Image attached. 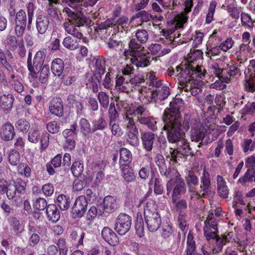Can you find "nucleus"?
Segmentation results:
<instances>
[{
  "label": "nucleus",
  "instance_id": "46",
  "mask_svg": "<svg viewBox=\"0 0 255 255\" xmlns=\"http://www.w3.org/2000/svg\"><path fill=\"white\" fill-rule=\"evenodd\" d=\"M50 112H59L63 110L61 100L60 98H54L50 103Z\"/></svg>",
  "mask_w": 255,
  "mask_h": 255
},
{
  "label": "nucleus",
  "instance_id": "40",
  "mask_svg": "<svg viewBox=\"0 0 255 255\" xmlns=\"http://www.w3.org/2000/svg\"><path fill=\"white\" fill-rule=\"evenodd\" d=\"M221 49L220 46L216 45H208L207 46L206 55L212 58V56L219 55L221 53Z\"/></svg>",
  "mask_w": 255,
  "mask_h": 255
},
{
  "label": "nucleus",
  "instance_id": "52",
  "mask_svg": "<svg viewBox=\"0 0 255 255\" xmlns=\"http://www.w3.org/2000/svg\"><path fill=\"white\" fill-rule=\"evenodd\" d=\"M137 18H140L141 22H147L152 18V15L147 11L142 10L132 16V19L134 20Z\"/></svg>",
  "mask_w": 255,
  "mask_h": 255
},
{
  "label": "nucleus",
  "instance_id": "51",
  "mask_svg": "<svg viewBox=\"0 0 255 255\" xmlns=\"http://www.w3.org/2000/svg\"><path fill=\"white\" fill-rule=\"evenodd\" d=\"M241 17L243 26L247 25L250 28H253L254 26L255 20H253L248 13L243 12L241 14Z\"/></svg>",
  "mask_w": 255,
  "mask_h": 255
},
{
  "label": "nucleus",
  "instance_id": "63",
  "mask_svg": "<svg viewBox=\"0 0 255 255\" xmlns=\"http://www.w3.org/2000/svg\"><path fill=\"white\" fill-rule=\"evenodd\" d=\"M135 228L138 236L140 238L143 237L144 235V225L141 217H137Z\"/></svg>",
  "mask_w": 255,
  "mask_h": 255
},
{
  "label": "nucleus",
  "instance_id": "2",
  "mask_svg": "<svg viewBox=\"0 0 255 255\" xmlns=\"http://www.w3.org/2000/svg\"><path fill=\"white\" fill-rule=\"evenodd\" d=\"M124 54L127 59L130 56V62L137 67H144L149 64V54L133 39L130 40L129 49L125 50Z\"/></svg>",
  "mask_w": 255,
  "mask_h": 255
},
{
  "label": "nucleus",
  "instance_id": "16",
  "mask_svg": "<svg viewBox=\"0 0 255 255\" xmlns=\"http://www.w3.org/2000/svg\"><path fill=\"white\" fill-rule=\"evenodd\" d=\"M103 239L112 246H116L119 243V240L116 234L109 228L104 227L102 231Z\"/></svg>",
  "mask_w": 255,
  "mask_h": 255
},
{
  "label": "nucleus",
  "instance_id": "36",
  "mask_svg": "<svg viewBox=\"0 0 255 255\" xmlns=\"http://www.w3.org/2000/svg\"><path fill=\"white\" fill-rule=\"evenodd\" d=\"M85 233L81 230L78 229L71 232L70 237L73 241L77 242L78 245H83Z\"/></svg>",
  "mask_w": 255,
  "mask_h": 255
},
{
  "label": "nucleus",
  "instance_id": "64",
  "mask_svg": "<svg viewBox=\"0 0 255 255\" xmlns=\"http://www.w3.org/2000/svg\"><path fill=\"white\" fill-rule=\"evenodd\" d=\"M87 183V180L84 177L81 179H76L73 183V189L76 191H81L86 186Z\"/></svg>",
  "mask_w": 255,
  "mask_h": 255
},
{
  "label": "nucleus",
  "instance_id": "61",
  "mask_svg": "<svg viewBox=\"0 0 255 255\" xmlns=\"http://www.w3.org/2000/svg\"><path fill=\"white\" fill-rule=\"evenodd\" d=\"M224 70H227L228 73L231 76L237 75L239 73V69L233 63L228 61L227 64H225V68Z\"/></svg>",
  "mask_w": 255,
  "mask_h": 255
},
{
  "label": "nucleus",
  "instance_id": "50",
  "mask_svg": "<svg viewBox=\"0 0 255 255\" xmlns=\"http://www.w3.org/2000/svg\"><path fill=\"white\" fill-rule=\"evenodd\" d=\"M202 123L204 124L207 128H209L212 125L214 124L215 116L214 114H210V113H203Z\"/></svg>",
  "mask_w": 255,
  "mask_h": 255
},
{
  "label": "nucleus",
  "instance_id": "14",
  "mask_svg": "<svg viewBox=\"0 0 255 255\" xmlns=\"http://www.w3.org/2000/svg\"><path fill=\"white\" fill-rule=\"evenodd\" d=\"M148 230L151 232L156 231L159 228L161 220L159 213L144 216Z\"/></svg>",
  "mask_w": 255,
  "mask_h": 255
},
{
  "label": "nucleus",
  "instance_id": "24",
  "mask_svg": "<svg viewBox=\"0 0 255 255\" xmlns=\"http://www.w3.org/2000/svg\"><path fill=\"white\" fill-rule=\"evenodd\" d=\"M122 171V175L124 180L127 183H130L134 181L135 178L133 169L129 165H123L120 166Z\"/></svg>",
  "mask_w": 255,
  "mask_h": 255
},
{
  "label": "nucleus",
  "instance_id": "26",
  "mask_svg": "<svg viewBox=\"0 0 255 255\" xmlns=\"http://www.w3.org/2000/svg\"><path fill=\"white\" fill-rule=\"evenodd\" d=\"M217 182L219 194L223 198H227L229 195V189L223 178L220 175H217Z\"/></svg>",
  "mask_w": 255,
  "mask_h": 255
},
{
  "label": "nucleus",
  "instance_id": "1",
  "mask_svg": "<svg viewBox=\"0 0 255 255\" xmlns=\"http://www.w3.org/2000/svg\"><path fill=\"white\" fill-rule=\"evenodd\" d=\"M163 128L167 131V139L171 143H178L184 139V133L181 131L180 113H164Z\"/></svg>",
  "mask_w": 255,
  "mask_h": 255
},
{
  "label": "nucleus",
  "instance_id": "17",
  "mask_svg": "<svg viewBox=\"0 0 255 255\" xmlns=\"http://www.w3.org/2000/svg\"><path fill=\"white\" fill-rule=\"evenodd\" d=\"M104 210L107 213H112L119 207L117 199L116 197L107 196L103 200Z\"/></svg>",
  "mask_w": 255,
  "mask_h": 255
},
{
  "label": "nucleus",
  "instance_id": "43",
  "mask_svg": "<svg viewBox=\"0 0 255 255\" xmlns=\"http://www.w3.org/2000/svg\"><path fill=\"white\" fill-rule=\"evenodd\" d=\"M39 130L37 126L32 127L28 133V140L32 143H37L39 140Z\"/></svg>",
  "mask_w": 255,
  "mask_h": 255
},
{
  "label": "nucleus",
  "instance_id": "20",
  "mask_svg": "<svg viewBox=\"0 0 255 255\" xmlns=\"http://www.w3.org/2000/svg\"><path fill=\"white\" fill-rule=\"evenodd\" d=\"M201 192H203L202 196L205 197V195L209 192L211 186L210 175L205 169L201 177Z\"/></svg>",
  "mask_w": 255,
  "mask_h": 255
},
{
  "label": "nucleus",
  "instance_id": "22",
  "mask_svg": "<svg viewBox=\"0 0 255 255\" xmlns=\"http://www.w3.org/2000/svg\"><path fill=\"white\" fill-rule=\"evenodd\" d=\"M49 24V20L47 17L39 15L36 19V27L38 33L44 34L47 30Z\"/></svg>",
  "mask_w": 255,
  "mask_h": 255
},
{
  "label": "nucleus",
  "instance_id": "47",
  "mask_svg": "<svg viewBox=\"0 0 255 255\" xmlns=\"http://www.w3.org/2000/svg\"><path fill=\"white\" fill-rule=\"evenodd\" d=\"M187 247L186 250V255H193L195 252V242L193 240V236L188 234L187 240Z\"/></svg>",
  "mask_w": 255,
  "mask_h": 255
},
{
  "label": "nucleus",
  "instance_id": "39",
  "mask_svg": "<svg viewBox=\"0 0 255 255\" xmlns=\"http://www.w3.org/2000/svg\"><path fill=\"white\" fill-rule=\"evenodd\" d=\"M18 173L25 178H29L31 174L30 167L26 163H22L18 165L17 167Z\"/></svg>",
  "mask_w": 255,
  "mask_h": 255
},
{
  "label": "nucleus",
  "instance_id": "12",
  "mask_svg": "<svg viewBox=\"0 0 255 255\" xmlns=\"http://www.w3.org/2000/svg\"><path fill=\"white\" fill-rule=\"evenodd\" d=\"M63 12H65L68 17L66 20H70V21H74L77 25H90L92 24V20L84 16H80L77 14L73 12L68 7H65Z\"/></svg>",
  "mask_w": 255,
  "mask_h": 255
},
{
  "label": "nucleus",
  "instance_id": "18",
  "mask_svg": "<svg viewBox=\"0 0 255 255\" xmlns=\"http://www.w3.org/2000/svg\"><path fill=\"white\" fill-rule=\"evenodd\" d=\"M83 25H77L74 21L66 20L64 23V28L69 34L73 35L77 38L81 39L83 34L78 30V27Z\"/></svg>",
  "mask_w": 255,
  "mask_h": 255
},
{
  "label": "nucleus",
  "instance_id": "15",
  "mask_svg": "<svg viewBox=\"0 0 255 255\" xmlns=\"http://www.w3.org/2000/svg\"><path fill=\"white\" fill-rule=\"evenodd\" d=\"M228 62V58L226 56H222L216 60V62L213 63L210 66L211 72L216 76L219 77L220 74L225 68V64Z\"/></svg>",
  "mask_w": 255,
  "mask_h": 255
},
{
  "label": "nucleus",
  "instance_id": "44",
  "mask_svg": "<svg viewBox=\"0 0 255 255\" xmlns=\"http://www.w3.org/2000/svg\"><path fill=\"white\" fill-rule=\"evenodd\" d=\"M255 172V171H250V169H248L245 174L239 179L238 182L245 186L247 183L252 182Z\"/></svg>",
  "mask_w": 255,
  "mask_h": 255
},
{
  "label": "nucleus",
  "instance_id": "13",
  "mask_svg": "<svg viewBox=\"0 0 255 255\" xmlns=\"http://www.w3.org/2000/svg\"><path fill=\"white\" fill-rule=\"evenodd\" d=\"M26 24V15L25 12L20 9L17 12L15 17V32L17 36H21L24 31Z\"/></svg>",
  "mask_w": 255,
  "mask_h": 255
},
{
  "label": "nucleus",
  "instance_id": "4",
  "mask_svg": "<svg viewBox=\"0 0 255 255\" xmlns=\"http://www.w3.org/2000/svg\"><path fill=\"white\" fill-rule=\"evenodd\" d=\"M25 192V184L21 179L10 181L9 184L4 179L0 180V192L6 193L9 200H20Z\"/></svg>",
  "mask_w": 255,
  "mask_h": 255
},
{
  "label": "nucleus",
  "instance_id": "6",
  "mask_svg": "<svg viewBox=\"0 0 255 255\" xmlns=\"http://www.w3.org/2000/svg\"><path fill=\"white\" fill-rule=\"evenodd\" d=\"M190 148L189 143L185 138L182 139L177 143L176 148H170L171 159L177 162L182 157L188 156L190 153Z\"/></svg>",
  "mask_w": 255,
  "mask_h": 255
},
{
  "label": "nucleus",
  "instance_id": "60",
  "mask_svg": "<svg viewBox=\"0 0 255 255\" xmlns=\"http://www.w3.org/2000/svg\"><path fill=\"white\" fill-rule=\"evenodd\" d=\"M83 167L81 163L79 161L74 162L71 167V171L73 175L75 177H78L82 173Z\"/></svg>",
  "mask_w": 255,
  "mask_h": 255
},
{
  "label": "nucleus",
  "instance_id": "38",
  "mask_svg": "<svg viewBox=\"0 0 255 255\" xmlns=\"http://www.w3.org/2000/svg\"><path fill=\"white\" fill-rule=\"evenodd\" d=\"M216 6L217 2L215 1H212L210 2L206 16L205 21L206 23L209 24L213 20Z\"/></svg>",
  "mask_w": 255,
  "mask_h": 255
},
{
  "label": "nucleus",
  "instance_id": "9",
  "mask_svg": "<svg viewBox=\"0 0 255 255\" xmlns=\"http://www.w3.org/2000/svg\"><path fill=\"white\" fill-rule=\"evenodd\" d=\"M193 6L192 0H186L184 2V11L177 14L174 18L173 22L176 28H182L187 21V13L191 11Z\"/></svg>",
  "mask_w": 255,
  "mask_h": 255
},
{
  "label": "nucleus",
  "instance_id": "23",
  "mask_svg": "<svg viewBox=\"0 0 255 255\" xmlns=\"http://www.w3.org/2000/svg\"><path fill=\"white\" fill-rule=\"evenodd\" d=\"M0 135L1 138L4 140H11L15 135L13 127L9 124L3 125L1 128Z\"/></svg>",
  "mask_w": 255,
  "mask_h": 255
},
{
  "label": "nucleus",
  "instance_id": "42",
  "mask_svg": "<svg viewBox=\"0 0 255 255\" xmlns=\"http://www.w3.org/2000/svg\"><path fill=\"white\" fill-rule=\"evenodd\" d=\"M162 238L166 240L171 239L174 237V230L171 225L163 226L161 230Z\"/></svg>",
  "mask_w": 255,
  "mask_h": 255
},
{
  "label": "nucleus",
  "instance_id": "19",
  "mask_svg": "<svg viewBox=\"0 0 255 255\" xmlns=\"http://www.w3.org/2000/svg\"><path fill=\"white\" fill-rule=\"evenodd\" d=\"M142 144L147 151H151L155 140V135L151 132H143L141 133Z\"/></svg>",
  "mask_w": 255,
  "mask_h": 255
},
{
  "label": "nucleus",
  "instance_id": "55",
  "mask_svg": "<svg viewBox=\"0 0 255 255\" xmlns=\"http://www.w3.org/2000/svg\"><path fill=\"white\" fill-rule=\"evenodd\" d=\"M49 73V68L47 65H44L39 72V80L42 83H45L47 81Z\"/></svg>",
  "mask_w": 255,
  "mask_h": 255
},
{
  "label": "nucleus",
  "instance_id": "28",
  "mask_svg": "<svg viewBox=\"0 0 255 255\" xmlns=\"http://www.w3.org/2000/svg\"><path fill=\"white\" fill-rule=\"evenodd\" d=\"M218 220L215 218L213 210L209 212L206 220L204 221V227H207L209 229L218 231Z\"/></svg>",
  "mask_w": 255,
  "mask_h": 255
},
{
  "label": "nucleus",
  "instance_id": "54",
  "mask_svg": "<svg viewBox=\"0 0 255 255\" xmlns=\"http://www.w3.org/2000/svg\"><path fill=\"white\" fill-rule=\"evenodd\" d=\"M79 124L81 131L85 135L92 132V128H91L90 123L86 119H81Z\"/></svg>",
  "mask_w": 255,
  "mask_h": 255
},
{
  "label": "nucleus",
  "instance_id": "10",
  "mask_svg": "<svg viewBox=\"0 0 255 255\" xmlns=\"http://www.w3.org/2000/svg\"><path fill=\"white\" fill-rule=\"evenodd\" d=\"M88 202L85 196H80L77 198L72 207V215L75 218H79L85 214Z\"/></svg>",
  "mask_w": 255,
  "mask_h": 255
},
{
  "label": "nucleus",
  "instance_id": "31",
  "mask_svg": "<svg viewBox=\"0 0 255 255\" xmlns=\"http://www.w3.org/2000/svg\"><path fill=\"white\" fill-rule=\"evenodd\" d=\"M207 133V129L205 127H201L194 129L192 132L191 138L192 141L202 142Z\"/></svg>",
  "mask_w": 255,
  "mask_h": 255
},
{
  "label": "nucleus",
  "instance_id": "27",
  "mask_svg": "<svg viewBox=\"0 0 255 255\" xmlns=\"http://www.w3.org/2000/svg\"><path fill=\"white\" fill-rule=\"evenodd\" d=\"M134 19H131L129 20L128 18L126 16H122L120 17L117 21L116 23L114 24L117 29L118 31L123 32L124 31H127L128 30L129 25Z\"/></svg>",
  "mask_w": 255,
  "mask_h": 255
},
{
  "label": "nucleus",
  "instance_id": "11",
  "mask_svg": "<svg viewBox=\"0 0 255 255\" xmlns=\"http://www.w3.org/2000/svg\"><path fill=\"white\" fill-rule=\"evenodd\" d=\"M171 40L166 38L165 42L168 45L164 44L162 45L159 44H153L149 47L151 53L157 57H161L169 53L173 46L171 43Z\"/></svg>",
  "mask_w": 255,
  "mask_h": 255
},
{
  "label": "nucleus",
  "instance_id": "3",
  "mask_svg": "<svg viewBox=\"0 0 255 255\" xmlns=\"http://www.w3.org/2000/svg\"><path fill=\"white\" fill-rule=\"evenodd\" d=\"M176 75L178 77L181 88L185 91H191L192 94H193L194 89L189 87V83L184 84V81L182 79H186L187 77H190L194 80L201 79L205 76V69L203 66H198L196 68L192 67V66L186 65H181L176 67Z\"/></svg>",
  "mask_w": 255,
  "mask_h": 255
},
{
  "label": "nucleus",
  "instance_id": "30",
  "mask_svg": "<svg viewBox=\"0 0 255 255\" xmlns=\"http://www.w3.org/2000/svg\"><path fill=\"white\" fill-rule=\"evenodd\" d=\"M157 213L159 212L155 202L153 199H148L144 207V217Z\"/></svg>",
  "mask_w": 255,
  "mask_h": 255
},
{
  "label": "nucleus",
  "instance_id": "37",
  "mask_svg": "<svg viewBox=\"0 0 255 255\" xmlns=\"http://www.w3.org/2000/svg\"><path fill=\"white\" fill-rule=\"evenodd\" d=\"M45 55L44 52L42 51H38L36 53L33 59L32 65L34 66V70L36 72L38 68L41 67L45 58Z\"/></svg>",
  "mask_w": 255,
  "mask_h": 255
},
{
  "label": "nucleus",
  "instance_id": "41",
  "mask_svg": "<svg viewBox=\"0 0 255 255\" xmlns=\"http://www.w3.org/2000/svg\"><path fill=\"white\" fill-rule=\"evenodd\" d=\"M184 103L182 99L175 98L170 103L169 109L170 112H179L183 110Z\"/></svg>",
  "mask_w": 255,
  "mask_h": 255
},
{
  "label": "nucleus",
  "instance_id": "58",
  "mask_svg": "<svg viewBox=\"0 0 255 255\" xmlns=\"http://www.w3.org/2000/svg\"><path fill=\"white\" fill-rule=\"evenodd\" d=\"M77 125L73 124L71 126V128L70 129H65L63 130L62 134L65 139L68 137L70 138H75L76 135Z\"/></svg>",
  "mask_w": 255,
  "mask_h": 255
},
{
  "label": "nucleus",
  "instance_id": "49",
  "mask_svg": "<svg viewBox=\"0 0 255 255\" xmlns=\"http://www.w3.org/2000/svg\"><path fill=\"white\" fill-rule=\"evenodd\" d=\"M146 77L150 85H152L153 87L158 88L161 85V82L160 80L157 79L155 72L152 71L149 72L147 74Z\"/></svg>",
  "mask_w": 255,
  "mask_h": 255
},
{
  "label": "nucleus",
  "instance_id": "29",
  "mask_svg": "<svg viewBox=\"0 0 255 255\" xmlns=\"http://www.w3.org/2000/svg\"><path fill=\"white\" fill-rule=\"evenodd\" d=\"M132 160V154L130 151L126 148H122L120 149V166L123 165H129Z\"/></svg>",
  "mask_w": 255,
  "mask_h": 255
},
{
  "label": "nucleus",
  "instance_id": "33",
  "mask_svg": "<svg viewBox=\"0 0 255 255\" xmlns=\"http://www.w3.org/2000/svg\"><path fill=\"white\" fill-rule=\"evenodd\" d=\"M56 203L61 210H66L70 207L71 200L69 196L60 194L57 197Z\"/></svg>",
  "mask_w": 255,
  "mask_h": 255
},
{
  "label": "nucleus",
  "instance_id": "32",
  "mask_svg": "<svg viewBox=\"0 0 255 255\" xmlns=\"http://www.w3.org/2000/svg\"><path fill=\"white\" fill-rule=\"evenodd\" d=\"M64 70V62L59 58L54 59L51 65V70L54 75L60 76Z\"/></svg>",
  "mask_w": 255,
  "mask_h": 255
},
{
  "label": "nucleus",
  "instance_id": "5",
  "mask_svg": "<svg viewBox=\"0 0 255 255\" xmlns=\"http://www.w3.org/2000/svg\"><path fill=\"white\" fill-rule=\"evenodd\" d=\"M176 178H171L166 184L167 195H169L172 191V201H175L184 194L186 191L185 183L180 177L178 172H175Z\"/></svg>",
  "mask_w": 255,
  "mask_h": 255
},
{
  "label": "nucleus",
  "instance_id": "25",
  "mask_svg": "<svg viewBox=\"0 0 255 255\" xmlns=\"http://www.w3.org/2000/svg\"><path fill=\"white\" fill-rule=\"evenodd\" d=\"M46 214L49 221L55 223L60 217V214L56 206L54 204H50L46 208Z\"/></svg>",
  "mask_w": 255,
  "mask_h": 255
},
{
  "label": "nucleus",
  "instance_id": "35",
  "mask_svg": "<svg viewBox=\"0 0 255 255\" xmlns=\"http://www.w3.org/2000/svg\"><path fill=\"white\" fill-rule=\"evenodd\" d=\"M86 85L89 87H92L94 92L98 91V85L99 80L92 73H88L86 75Z\"/></svg>",
  "mask_w": 255,
  "mask_h": 255
},
{
  "label": "nucleus",
  "instance_id": "53",
  "mask_svg": "<svg viewBox=\"0 0 255 255\" xmlns=\"http://www.w3.org/2000/svg\"><path fill=\"white\" fill-rule=\"evenodd\" d=\"M158 98L160 100H164L169 95V88L166 86H163L160 88H158L155 90Z\"/></svg>",
  "mask_w": 255,
  "mask_h": 255
},
{
  "label": "nucleus",
  "instance_id": "8",
  "mask_svg": "<svg viewBox=\"0 0 255 255\" xmlns=\"http://www.w3.org/2000/svg\"><path fill=\"white\" fill-rule=\"evenodd\" d=\"M131 218L129 215L121 213L116 219L115 230L120 235H125L130 229Z\"/></svg>",
  "mask_w": 255,
  "mask_h": 255
},
{
  "label": "nucleus",
  "instance_id": "57",
  "mask_svg": "<svg viewBox=\"0 0 255 255\" xmlns=\"http://www.w3.org/2000/svg\"><path fill=\"white\" fill-rule=\"evenodd\" d=\"M15 127L23 132H26L30 128V124L28 122L24 119L19 120L15 124Z\"/></svg>",
  "mask_w": 255,
  "mask_h": 255
},
{
  "label": "nucleus",
  "instance_id": "62",
  "mask_svg": "<svg viewBox=\"0 0 255 255\" xmlns=\"http://www.w3.org/2000/svg\"><path fill=\"white\" fill-rule=\"evenodd\" d=\"M8 159L11 165H17L20 161V155L19 152L16 150L11 151L8 155Z\"/></svg>",
  "mask_w": 255,
  "mask_h": 255
},
{
  "label": "nucleus",
  "instance_id": "59",
  "mask_svg": "<svg viewBox=\"0 0 255 255\" xmlns=\"http://www.w3.org/2000/svg\"><path fill=\"white\" fill-rule=\"evenodd\" d=\"M178 199H176L175 201H172L173 203L175 205L176 209L179 213L181 212H186L187 208V203L184 199H181L177 201Z\"/></svg>",
  "mask_w": 255,
  "mask_h": 255
},
{
  "label": "nucleus",
  "instance_id": "34",
  "mask_svg": "<svg viewBox=\"0 0 255 255\" xmlns=\"http://www.w3.org/2000/svg\"><path fill=\"white\" fill-rule=\"evenodd\" d=\"M0 104L2 108L6 111H10L12 107L14 98L11 94H3L0 97Z\"/></svg>",
  "mask_w": 255,
  "mask_h": 255
},
{
  "label": "nucleus",
  "instance_id": "56",
  "mask_svg": "<svg viewBox=\"0 0 255 255\" xmlns=\"http://www.w3.org/2000/svg\"><path fill=\"white\" fill-rule=\"evenodd\" d=\"M138 121L141 124L146 125L148 128L151 129L154 128L156 123L155 120L151 117H141L138 119Z\"/></svg>",
  "mask_w": 255,
  "mask_h": 255
},
{
  "label": "nucleus",
  "instance_id": "48",
  "mask_svg": "<svg viewBox=\"0 0 255 255\" xmlns=\"http://www.w3.org/2000/svg\"><path fill=\"white\" fill-rule=\"evenodd\" d=\"M204 235L207 241L210 243L211 241H214L215 239L219 236L217 234L218 231H214L207 228V227H203Z\"/></svg>",
  "mask_w": 255,
  "mask_h": 255
},
{
  "label": "nucleus",
  "instance_id": "7",
  "mask_svg": "<svg viewBox=\"0 0 255 255\" xmlns=\"http://www.w3.org/2000/svg\"><path fill=\"white\" fill-rule=\"evenodd\" d=\"M129 115H126V119L128 121L127 125L126 141L133 147H136L139 144V139L137 137L138 130L136 128L133 121L128 117Z\"/></svg>",
  "mask_w": 255,
  "mask_h": 255
},
{
  "label": "nucleus",
  "instance_id": "21",
  "mask_svg": "<svg viewBox=\"0 0 255 255\" xmlns=\"http://www.w3.org/2000/svg\"><path fill=\"white\" fill-rule=\"evenodd\" d=\"M252 48L248 44H242L240 45L239 49L236 52V55L238 61L242 62L247 59L248 57L252 52Z\"/></svg>",
  "mask_w": 255,
  "mask_h": 255
},
{
  "label": "nucleus",
  "instance_id": "45",
  "mask_svg": "<svg viewBox=\"0 0 255 255\" xmlns=\"http://www.w3.org/2000/svg\"><path fill=\"white\" fill-rule=\"evenodd\" d=\"M63 45L67 49L74 50L78 48L79 44L76 39L68 36L64 39Z\"/></svg>",
  "mask_w": 255,
  "mask_h": 255
}]
</instances>
